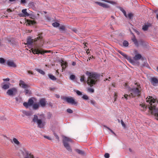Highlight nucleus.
I'll return each instance as SVG.
<instances>
[{"label":"nucleus","instance_id":"f257e3e1","mask_svg":"<svg viewBox=\"0 0 158 158\" xmlns=\"http://www.w3.org/2000/svg\"><path fill=\"white\" fill-rule=\"evenodd\" d=\"M85 74L88 76L87 84L91 87L96 84L99 79V75L95 73L87 71Z\"/></svg>","mask_w":158,"mask_h":158},{"label":"nucleus","instance_id":"f03ea898","mask_svg":"<svg viewBox=\"0 0 158 158\" xmlns=\"http://www.w3.org/2000/svg\"><path fill=\"white\" fill-rule=\"evenodd\" d=\"M156 100L152 98V97H150L148 100H147V101L149 102L150 104L149 110L152 114L154 115L156 118L158 120V107L156 108Z\"/></svg>","mask_w":158,"mask_h":158},{"label":"nucleus","instance_id":"7ed1b4c3","mask_svg":"<svg viewBox=\"0 0 158 158\" xmlns=\"http://www.w3.org/2000/svg\"><path fill=\"white\" fill-rule=\"evenodd\" d=\"M137 86V87L132 88L130 90L131 94L129 95V97L134 98L140 96L142 89L140 85Z\"/></svg>","mask_w":158,"mask_h":158},{"label":"nucleus","instance_id":"20e7f679","mask_svg":"<svg viewBox=\"0 0 158 158\" xmlns=\"http://www.w3.org/2000/svg\"><path fill=\"white\" fill-rule=\"evenodd\" d=\"M72 142V140L69 137L64 136L63 138V143L64 146L68 151L70 152H72V149L68 143Z\"/></svg>","mask_w":158,"mask_h":158},{"label":"nucleus","instance_id":"39448f33","mask_svg":"<svg viewBox=\"0 0 158 158\" xmlns=\"http://www.w3.org/2000/svg\"><path fill=\"white\" fill-rule=\"evenodd\" d=\"M33 121L34 123H36L38 127L40 128H43L45 125V122L43 121L41 119H38L37 116L36 115H34Z\"/></svg>","mask_w":158,"mask_h":158},{"label":"nucleus","instance_id":"423d86ee","mask_svg":"<svg viewBox=\"0 0 158 158\" xmlns=\"http://www.w3.org/2000/svg\"><path fill=\"white\" fill-rule=\"evenodd\" d=\"M32 51L34 54H43L45 53L49 52L50 51H42L41 48L38 47H36L34 49H31Z\"/></svg>","mask_w":158,"mask_h":158},{"label":"nucleus","instance_id":"0eeeda50","mask_svg":"<svg viewBox=\"0 0 158 158\" xmlns=\"http://www.w3.org/2000/svg\"><path fill=\"white\" fill-rule=\"evenodd\" d=\"M63 99L68 103H70L72 105H77V102L75 101L74 98L72 97H65L63 98Z\"/></svg>","mask_w":158,"mask_h":158},{"label":"nucleus","instance_id":"6e6552de","mask_svg":"<svg viewBox=\"0 0 158 158\" xmlns=\"http://www.w3.org/2000/svg\"><path fill=\"white\" fill-rule=\"evenodd\" d=\"M17 93V89L15 88H13L8 89L6 93L10 96H13L15 95Z\"/></svg>","mask_w":158,"mask_h":158},{"label":"nucleus","instance_id":"1a4fd4ad","mask_svg":"<svg viewBox=\"0 0 158 158\" xmlns=\"http://www.w3.org/2000/svg\"><path fill=\"white\" fill-rule=\"evenodd\" d=\"M118 52L121 55L126 58L127 60H129L132 63L133 62V59H132L130 57L128 56L126 54H125L123 52L120 51H119Z\"/></svg>","mask_w":158,"mask_h":158},{"label":"nucleus","instance_id":"9d476101","mask_svg":"<svg viewBox=\"0 0 158 158\" xmlns=\"http://www.w3.org/2000/svg\"><path fill=\"white\" fill-rule=\"evenodd\" d=\"M150 82L153 85L156 86L158 83V80L156 77H152L150 79Z\"/></svg>","mask_w":158,"mask_h":158},{"label":"nucleus","instance_id":"9b49d317","mask_svg":"<svg viewBox=\"0 0 158 158\" xmlns=\"http://www.w3.org/2000/svg\"><path fill=\"white\" fill-rule=\"evenodd\" d=\"M19 85L20 87L23 89H26L28 87V85L26 84L22 80L19 81Z\"/></svg>","mask_w":158,"mask_h":158},{"label":"nucleus","instance_id":"f8f14e48","mask_svg":"<svg viewBox=\"0 0 158 158\" xmlns=\"http://www.w3.org/2000/svg\"><path fill=\"white\" fill-rule=\"evenodd\" d=\"M95 3L98 4L99 6H102L104 8H110V6L107 4L102 3L100 2H96Z\"/></svg>","mask_w":158,"mask_h":158},{"label":"nucleus","instance_id":"ddd939ff","mask_svg":"<svg viewBox=\"0 0 158 158\" xmlns=\"http://www.w3.org/2000/svg\"><path fill=\"white\" fill-rule=\"evenodd\" d=\"M39 102L41 106L42 107H44L46 105L47 101L45 98H43L40 100Z\"/></svg>","mask_w":158,"mask_h":158},{"label":"nucleus","instance_id":"4468645a","mask_svg":"<svg viewBox=\"0 0 158 158\" xmlns=\"http://www.w3.org/2000/svg\"><path fill=\"white\" fill-rule=\"evenodd\" d=\"M7 64L10 67L15 68L17 66L16 64L13 61L8 60Z\"/></svg>","mask_w":158,"mask_h":158},{"label":"nucleus","instance_id":"2eb2a0df","mask_svg":"<svg viewBox=\"0 0 158 158\" xmlns=\"http://www.w3.org/2000/svg\"><path fill=\"white\" fill-rule=\"evenodd\" d=\"M22 12L23 14V15H20L21 17H26L29 16L30 15V14L27 12V9H26L22 10Z\"/></svg>","mask_w":158,"mask_h":158},{"label":"nucleus","instance_id":"dca6fc26","mask_svg":"<svg viewBox=\"0 0 158 158\" xmlns=\"http://www.w3.org/2000/svg\"><path fill=\"white\" fill-rule=\"evenodd\" d=\"M151 26V24L150 23H148L147 24H145L142 27L143 30L144 31L148 30V27Z\"/></svg>","mask_w":158,"mask_h":158},{"label":"nucleus","instance_id":"f3484780","mask_svg":"<svg viewBox=\"0 0 158 158\" xmlns=\"http://www.w3.org/2000/svg\"><path fill=\"white\" fill-rule=\"evenodd\" d=\"M141 57H142V56L140 54H136L133 57V60H139L140 59H141ZM134 61H133V62H132V63L134 62Z\"/></svg>","mask_w":158,"mask_h":158},{"label":"nucleus","instance_id":"a211bd4d","mask_svg":"<svg viewBox=\"0 0 158 158\" xmlns=\"http://www.w3.org/2000/svg\"><path fill=\"white\" fill-rule=\"evenodd\" d=\"M68 66V64L66 62L62 61L61 63V66L62 70L64 69Z\"/></svg>","mask_w":158,"mask_h":158},{"label":"nucleus","instance_id":"6ab92c4d","mask_svg":"<svg viewBox=\"0 0 158 158\" xmlns=\"http://www.w3.org/2000/svg\"><path fill=\"white\" fill-rule=\"evenodd\" d=\"M76 152L78 154H80L81 155H85V153L84 152L81 150L78 149H75Z\"/></svg>","mask_w":158,"mask_h":158},{"label":"nucleus","instance_id":"aec40b11","mask_svg":"<svg viewBox=\"0 0 158 158\" xmlns=\"http://www.w3.org/2000/svg\"><path fill=\"white\" fill-rule=\"evenodd\" d=\"M27 22L29 25H33L36 23V22L35 21L29 19L27 20Z\"/></svg>","mask_w":158,"mask_h":158},{"label":"nucleus","instance_id":"412c9836","mask_svg":"<svg viewBox=\"0 0 158 158\" xmlns=\"http://www.w3.org/2000/svg\"><path fill=\"white\" fill-rule=\"evenodd\" d=\"M33 40L31 38H28L27 40V43L26 44L28 45H31L33 43Z\"/></svg>","mask_w":158,"mask_h":158},{"label":"nucleus","instance_id":"4be33fe9","mask_svg":"<svg viewBox=\"0 0 158 158\" xmlns=\"http://www.w3.org/2000/svg\"><path fill=\"white\" fill-rule=\"evenodd\" d=\"M131 40H132L133 42H134V44H135V45H136L137 46H138L139 45L135 37L134 36L133 38Z\"/></svg>","mask_w":158,"mask_h":158},{"label":"nucleus","instance_id":"5701e85b","mask_svg":"<svg viewBox=\"0 0 158 158\" xmlns=\"http://www.w3.org/2000/svg\"><path fill=\"white\" fill-rule=\"evenodd\" d=\"M35 70L43 75H44L45 74L44 72L40 69H35Z\"/></svg>","mask_w":158,"mask_h":158},{"label":"nucleus","instance_id":"b1692460","mask_svg":"<svg viewBox=\"0 0 158 158\" xmlns=\"http://www.w3.org/2000/svg\"><path fill=\"white\" fill-rule=\"evenodd\" d=\"M25 153L27 154V157L30 158H33L34 156L33 155H31V153H29L28 152L25 151Z\"/></svg>","mask_w":158,"mask_h":158},{"label":"nucleus","instance_id":"393cba45","mask_svg":"<svg viewBox=\"0 0 158 158\" xmlns=\"http://www.w3.org/2000/svg\"><path fill=\"white\" fill-rule=\"evenodd\" d=\"M42 39V34H40L38 35V37H37L35 39V41H36L39 40H40V41H41Z\"/></svg>","mask_w":158,"mask_h":158},{"label":"nucleus","instance_id":"a878e982","mask_svg":"<svg viewBox=\"0 0 158 158\" xmlns=\"http://www.w3.org/2000/svg\"><path fill=\"white\" fill-rule=\"evenodd\" d=\"M48 76L52 80L55 81L56 80V78L52 74H48Z\"/></svg>","mask_w":158,"mask_h":158},{"label":"nucleus","instance_id":"bb28decb","mask_svg":"<svg viewBox=\"0 0 158 158\" xmlns=\"http://www.w3.org/2000/svg\"><path fill=\"white\" fill-rule=\"evenodd\" d=\"M28 103L29 104V106H31L33 105L34 101L33 99L31 98H30L29 99Z\"/></svg>","mask_w":158,"mask_h":158},{"label":"nucleus","instance_id":"cd10ccee","mask_svg":"<svg viewBox=\"0 0 158 158\" xmlns=\"http://www.w3.org/2000/svg\"><path fill=\"white\" fill-rule=\"evenodd\" d=\"M39 107V104L37 103H35L33 105V108L34 109L36 110Z\"/></svg>","mask_w":158,"mask_h":158},{"label":"nucleus","instance_id":"c85d7f7f","mask_svg":"<svg viewBox=\"0 0 158 158\" xmlns=\"http://www.w3.org/2000/svg\"><path fill=\"white\" fill-rule=\"evenodd\" d=\"M14 142L16 144L19 145V142L15 138H14L13 139Z\"/></svg>","mask_w":158,"mask_h":158},{"label":"nucleus","instance_id":"c756f323","mask_svg":"<svg viewBox=\"0 0 158 158\" xmlns=\"http://www.w3.org/2000/svg\"><path fill=\"white\" fill-rule=\"evenodd\" d=\"M128 44V42L127 41L125 40L123 42V45L125 47H127Z\"/></svg>","mask_w":158,"mask_h":158},{"label":"nucleus","instance_id":"7c9ffc66","mask_svg":"<svg viewBox=\"0 0 158 158\" xmlns=\"http://www.w3.org/2000/svg\"><path fill=\"white\" fill-rule=\"evenodd\" d=\"M60 25V24L57 22H55L52 24V25L55 27H58Z\"/></svg>","mask_w":158,"mask_h":158},{"label":"nucleus","instance_id":"2f4dec72","mask_svg":"<svg viewBox=\"0 0 158 158\" xmlns=\"http://www.w3.org/2000/svg\"><path fill=\"white\" fill-rule=\"evenodd\" d=\"M120 10L123 12L125 16L126 17H127V15L125 11L122 8H120Z\"/></svg>","mask_w":158,"mask_h":158},{"label":"nucleus","instance_id":"473e14b6","mask_svg":"<svg viewBox=\"0 0 158 158\" xmlns=\"http://www.w3.org/2000/svg\"><path fill=\"white\" fill-rule=\"evenodd\" d=\"M140 106L141 107L143 108V109H141V110H145L146 109V107L144 105H143V104H140Z\"/></svg>","mask_w":158,"mask_h":158},{"label":"nucleus","instance_id":"72a5a7b5","mask_svg":"<svg viewBox=\"0 0 158 158\" xmlns=\"http://www.w3.org/2000/svg\"><path fill=\"white\" fill-rule=\"evenodd\" d=\"M9 88V86L8 85L5 84L2 86V88L4 89H8Z\"/></svg>","mask_w":158,"mask_h":158},{"label":"nucleus","instance_id":"f704fd0d","mask_svg":"<svg viewBox=\"0 0 158 158\" xmlns=\"http://www.w3.org/2000/svg\"><path fill=\"white\" fill-rule=\"evenodd\" d=\"M85 77L84 75H82L81 77L80 81L81 82H85Z\"/></svg>","mask_w":158,"mask_h":158},{"label":"nucleus","instance_id":"c9c22d12","mask_svg":"<svg viewBox=\"0 0 158 158\" xmlns=\"http://www.w3.org/2000/svg\"><path fill=\"white\" fill-rule=\"evenodd\" d=\"M5 60L2 58H0V63L1 64H3L5 63Z\"/></svg>","mask_w":158,"mask_h":158},{"label":"nucleus","instance_id":"e433bc0d","mask_svg":"<svg viewBox=\"0 0 158 158\" xmlns=\"http://www.w3.org/2000/svg\"><path fill=\"white\" fill-rule=\"evenodd\" d=\"M82 98L85 100H87L89 99V97L87 95H83Z\"/></svg>","mask_w":158,"mask_h":158},{"label":"nucleus","instance_id":"4c0bfd02","mask_svg":"<svg viewBox=\"0 0 158 158\" xmlns=\"http://www.w3.org/2000/svg\"><path fill=\"white\" fill-rule=\"evenodd\" d=\"M102 1H104L105 2H107L112 4H114L115 3L114 2H113V1H109L108 0H102Z\"/></svg>","mask_w":158,"mask_h":158},{"label":"nucleus","instance_id":"58836bf2","mask_svg":"<svg viewBox=\"0 0 158 158\" xmlns=\"http://www.w3.org/2000/svg\"><path fill=\"white\" fill-rule=\"evenodd\" d=\"M104 127H106V128L108 130H109V131H110V132L112 133H113V134H115L114 133V132L112 130H111L110 128H109V127H107L106 126H105V125H104Z\"/></svg>","mask_w":158,"mask_h":158},{"label":"nucleus","instance_id":"ea45409f","mask_svg":"<svg viewBox=\"0 0 158 158\" xmlns=\"http://www.w3.org/2000/svg\"><path fill=\"white\" fill-rule=\"evenodd\" d=\"M133 16V15L131 13H129L127 16V17H128L130 19H131V18Z\"/></svg>","mask_w":158,"mask_h":158},{"label":"nucleus","instance_id":"a19ab883","mask_svg":"<svg viewBox=\"0 0 158 158\" xmlns=\"http://www.w3.org/2000/svg\"><path fill=\"white\" fill-rule=\"evenodd\" d=\"M23 105L26 107L27 108V107H28V106H29V104L28 102L27 103V102H24L23 103Z\"/></svg>","mask_w":158,"mask_h":158},{"label":"nucleus","instance_id":"79ce46f5","mask_svg":"<svg viewBox=\"0 0 158 158\" xmlns=\"http://www.w3.org/2000/svg\"><path fill=\"white\" fill-rule=\"evenodd\" d=\"M88 91L89 92H91V93H93L94 91V89L91 88H88Z\"/></svg>","mask_w":158,"mask_h":158},{"label":"nucleus","instance_id":"37998d69","mask_svg":"<svg viewBox=\"0 0 158 158\" xmlns=\"http://www.w3.org/2000/svg\"><path fill=\"white\" fill-rule=\"evenodd\" d=\"M75 77V76L74 75H70V78L72 80H74Z\"/></svg>","mask_w":158,"mask_h":158},{"label":"nucleus","instance_id":"c03bdc74","mask_svg":"<svg viewBox=\"0 0 158 158\" xmlns=\"http://www.w3.org/2000/svg\"><path fill=\"white\" fill-rule=\"evenodd\" d=\"M67 112L69 113H72L73 112V110L70 109H68L67 110Z\"/></svg>","mask_w":158,"mask_h":158},{"label":"nucleus","instance_id":"a18cd8bd","mask_svg":"<svg viewBox=\"0 0 158 158\" xmlns=\"http://www.w3.org/2000/svg\"><path fill=\"white\" fill-rule=\"evenodd\" d=\"M104 156L106 158H109L110 157L109 154L108 153L105 154Z\"/></svg>","mask_w":158,"mask_h":158},{"label":"nucleus","instance_id":"49530a36","mask_svg":"<svg viewBox=\"0 0 158 158\" xmlns=\"http://www.w3.org/2000/svg\"><path fill=\"white\" fill-rule=\"evenodd\" d=\"M121 122L122 124V126L123 127H125V124L123 122V120H121Z\"/></svg>","mask_w":158,"mask_h":158},{"label":"nucleus","instance_id":"de8ad7c7","mask_svg":"<svg viewBox=\"0 0 158 158\" xmlns=\"http://www.w3.org/2000/svg\"><path fill=\"white\" fill-rule=\"evenodd\" d=\"M77 94L79 95H82L81 93L79 90H77L76 91Z\"/></svg>","mask_w":158,"mask_h":158},{"label":"nucleus","instance_id":"09e8293b","mask_svg":"<svg viewBox=\"0 0 158 158\" xmlns=\"http://www.w3.org/2000/svg\"><path fill=\"white\" fill-rule=\"evenodd\" d=\"M60 29L62 30H64L65 29V27L64 26H62L60 27Z\"/></svg>","mask_w":158,"mask_h":158},{"label":"nucleus","instance_id":"8fccbe9b","mask_svg":"<svg viewBox=\"0 0 158 158\" xmlns=\"http://www.w3.org/2000/svg\"><path fill=\"white\" fill-rule=\"evenodd\" d=\"M124 98L126 99V100H127V97L129 96V95H128L127 94H125L124 95Z\"/></svg>","mask_w":158,"mask_h":158},{"label":"nucleus","instance_id":"3c124183","mask_svg":"<svg viewBox=\"0 0 158 158\" xmlns=\"http://www.w3.org/2000/svg\"><path fill=\"white\" fill-rule=\"evenodd\" d=\"M44 137L46 138H47V139H49V140H51V139L48 136H44Z\"/></svg>","mask_w":158,"mask_h":158},{"label":"nucleus","instance_id":"603ef678","mask_svg":"<svg viewBox=\"0 0 158 158\" xmlns=\"http://www.w3.org/2000/svg\"><path fill=\"white\" fill-rule=\"evenodd\" d=\"M28 73H29V74H31L32 75H33L34 74V73H33V72L31 71H28Z\"/></svg>","mask_w":158,"mask_h":158},{"label":"nucleus","instance_id":"864d4df0","mask_svg":"<svg viewBox=\"0 0 158 158\" xmlns=\"http://www.w3.org/2000/svg\"><path fill=\"white\" fill-rule=\"evenodd\" d=\"M3 80L4 81H9L10 80V79L9 78H7L6 79H3Z\"/></svg>","mask_w":158,"mask_h":158},{"label":"nucleus","instance_id":"5fc2aeb1","mask_svg":"<svg viewBox=\"0 0 158 158\" xmlns=\"http://www.w3.org/2000/svg\"><path fill=\"white\" fill-rule=\"evenodd\" d=\"M73 31L76 33H77V30L76 29H73Z\"/></svg>","mask_w":158,"mask_h":158},{"label":"nucleus","instance_id":"6e6d98bb","mask_svg":"<svg viewBox=\"0 0 158 158\" xmlns=\"http://www.w3.org/2000/svg\"><path fill=\"white\" fill-rule=\"evenodd\" d=\"M21 0V3H24L26 2V0Z\"/></svg>","mask_w":158,"mask_h":158},{"label":"nucleus","instance_id":"4d7b16f0","mask_svg":"<svg viewBox=\"0 0 158 158\" xmlns=\"http://www.w3.org/2000/svg\"><path fill=\"white\" fill-rule=\"evenodd\" d=\"M25 92H26V94H27V93H28L29 91L27 89H25Z\"/></svg>","mask_w":158,"mask_h":158},{"label":"nucleus","instance_id":"13d9d810","mask_svg":"<svg viewBox=\"0 0 158 158\" xmlns=\"http://www.w3.org/2000/svg\"><path fill=\"white\" fill-rule=\"evenodd\" d=\"M72 64L73 65V66L75 65L76 64V62H72Z\"/></svg>","mask_w":158,"mask_h":158},{"label":"nucleus","instance_id":"bf43d9fd","mask_svg":"<svg viewBox=\"0 0 158 158\" xmlns=\"http://www.w3.org/2000/svg\"><path fill=\"white\" fill-rule=\"evenodd\" d=\"M55 137L58 140H59V137L57 135H56Z\"/></svg>","mask_w":158,"mask_h":158},{"label":"nucleus","instance_id":"052dcab7","mask_svg":"<svg viewBox=\"0 0 158 158\" xmlns=\"http://www.w3.org/2000/svg\"><path fill=\"white\" fill-rule=\"evenodd\" d=\"M91 103L93 105L94 104V102L93 100H91L90 101Z\"/></svg>","mask_w":158,"mask_h":158},{"label":"nucleus","instance_id":"680f3d73","mask_svg":"<svg viewBox=\"0 0 158 158\" xmlns=\"http://www.w3.org/2000/svg\"><path fill=\"white\" fill-rule=\"evenodd\" d=\"M117 96V95L115 93V97H114V101H116V97Z\"/></svg>","mask_w":158,"mask_h":158},{"label":"nucleus","instance_id":"e2e57ef3","mask_svg":"<svg viewBox=\"0 0 158 158\" xmlns=\"http://www.w3.org/2000/svg\"><path fill=\"white\" fill-rule=\"evenodd\" d=\"M7 11L8 12H11V10L10 9H7Z\"/></svg>","mask_w":158,"mask_h":158},{"label":"nucleus","instance_id":"0e129e2a","mask_svg":"<svg viewBox=\"0 0 158 158\" xmlns=\"http://www.w3.org/2000/svg\"><path fill=\"white\" fill-rule=\"evenodd\" d=\"M112 86L114 87H115V84H112Z\"/></svg>","mask_w":158,"mask_h":158},{"label":"nucleus","instance_id":"69168bd1","mask_svg":"<svg viewBox=\"0 0 158 158\" xmlns=\"http://www.w3.org/2000/svg\"><path fill=\"white\" fill-rule=\"evenodd\" d=\"M56 95V97H57V98H59V97H60V96H59V95Z\"/></svg>","mask_w":158,"mask_h":158},{"label":"nucleus","instance_id":"338daca9","mask_svg":"<svg viewBox=\"0 0 158 158\" xmlns=\"http://www.w3.org/2000/svg\"><path fill=\"white\" fill-rule=\"evenodd\" d=\"M156 18L158 20V14H156Z\"/></svg>","mask_w":158,"mask_h":158},{"label":"nucleus","instance_id":"774afa93","mask_svg":"<svg viewBox=\"0 0 158 158\" xmlns=\"http://www.w3.org/2000/svg\"><path fill=\"white\" fill-rule=\"evenodd\" d=\"M53 134H54V135L55 136H56V135H57L56 134V133H53Z\"/></svg>","mask_w":158,"mask_h":158}]
</instances>
